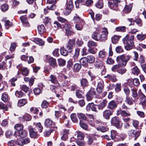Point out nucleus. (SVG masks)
<instances>
[{
  "label": "nucleus",
  "mask_w": 146,
  "mask_h": 146,
  "mask_svg": "<svg viewBox=\"0 0 146 146\" xmlns=\"http://www.w3.org/2000/svg\"><path fill=\"white\" fill-rule=\"evenodd\" d=\"M23 141V139L22 138H19L17 141V143L18 145L22 146L24 145Z\"/></svg>",
  "instance_id": "62"
},
{
  "label": "nucleus",
  "mask_w": 146,
  "mask_h": 146,
  "mask_svg": "<svg viewBox=\"0 0 146 146\" xmlns=\"http://www.w3.org/2000/svg\"><path fill=\"white\" fill-rule=\"evenodd\" d=\"M131 8L132 6L131 5H126L124 9V11L126 13H128L131 11Z\"/></svg>",
  "instance_id": "43"
},
{
  "label": "nucleus",
  "mask_w": 146,
  "mask_h": 146,
  "mask_svg": "<svg viewBox=\"0 0 146 146\" xmlns=\"http://www.w3.org/2000/svg\"><path fill=\"white\" fill-rule=\"evenodd\" d=\"M131 58V56L129 55L123 54L117 57L116 60L118 63L121 64L123 67L125 66Z\"/></svg>",
  "instance_id": "2"
},
{
  "label": "nucleus",
  "mask_w": 146,
  "mask_h": 146,
  "mask_svg": "<svg viewBox=\"0 0 146 146\" xmlns=\"http://www.w3.org/2000/svg\"><path fill=\"white\" fill-rule=\"evenodd\" d=\"M118 64H116L112 66L111 69L112 71L115 72L117 71V70L119 69V68L122 66L121 64H120L119 63H118Z\"/></svg>",
  "instance_id": "34"
},
{
  "label": "nucleus",
  "mask_w": 146,
  "mask_h": 146,
  "mask_svg": "<svg viewBox=\"0 0 146 146\" xmlns=\"http://www.w3.org/2000/svg\"><path fill=\"white\" fill-rule=\"evenodd\" d=\"M84 136L83 133L76 132L74 135V137H77L79 139H82L84 138Z\"/></svg>",
  "instance_id": "37"
},
{
  "label": "nucleus",
  "mask_w": 146,
  "mask_h": 146,
  "mask_svg": "<svg viewBox=\"0 0 146 146\" xmlns=\"http://www.w3.org/2000/svg\"><path fill=\"white\" fill-rule=\"evenodd\" d=\"M32 40L40 46H42L44 44V41L42 39L38 38H33Z\"/></svg>",
  "instance_id": "17"
},
{
  "label": "nucleus",
  "mask_w": 146,
  "mask_h": 146,
  "mask_svg": "<svg viewBox=\"0 0 146 146\" xmlns=\"http://www.w3.org/2000/svg\"><path fill=\"white\" fill-rule=\"evenodd\" d=\"M132 72L134 75H138L140 73V70L137 66H135L132 68Z\"/></svg>",
  "instance_id": "38"
},
{
  "label": "nucleus",
  "mask_w": 146,
  "mask_h": 146,
  "mask_svg": "<svg viewBox=\"0 0 146 146\" xmlns=\"http://www.w3.org/2000/svg\"><path fill=\"white\" fill-rule=\"evenodd\" d=\"M39 33L40 34H42L45 31V28L44 25H41L37 27Z\"/></svg>",
  "instance_id": "26"
},
{
  "label": "nucleus",
  "mask_w": 146,
  "mask_h": 146,
  "mask_svg": "<svg viewBox=\"0 0 146 146\" xmlns=\"http://www.w3.org/2000/svg\"><path fill=\"white\" fill-rule=\"evenodd\" d=\"M126 102L127 104L129 105H132L133 104L132 99L129 97H126Z\"/></svg>",
  "instance_id": "60"
},
{
  "label": "nucleus",
  "mask_w": 146,
  "mask_h": 146,
  "mask_svg": "<svg viewBox=\"0 0 146 146\" xmlns=\"http://www.w3.org/2000/svg\"><path fill=\"white\" fill-rule=\"evenodd\" d=\"M44 124L46 127H54V122L49 119H46L44 121Z\"/></svg>",
  "instance_id": "15"
},
{
  "label": "nucleus",
  "mask_w": 146,
  "mask_h": 146,
  "mask_svg": "<svg viewBox=\"0 0 146 146\" xmlns=\"http://www.w3.org/2000/svg\"><path fill=\"white\" fill-rule=\"evenodd\" d=\"M27 103V100L25 99H22L19 100L18 102V106L21 107L25 105Z\"/></svg>",
  "instance_id": "27"
},
{
  "label": "nucleus",
  "mask_w": 146,
  "mask_h": 146,
  "mask_svg": "<svg viewBox=\"0 0 146 146\" xmlns=\"http://www.w3.org/2000/svg\"><path fill=\"white\" fill-rule=\"evenodd\" d=\"M132 96L133 98H136L138 96L137 92V89L135 88H132L131 90Z\"/></svg>",
  "instance_id": "31"
},
{
  "label": "nucleus",
  "mask_w": 146,
  "mask_h": 146,
  "mask_svg": "<svg viewBox=\"0 0 146 146\" xmlns=\"http://www.w3.org/2000/svg\"><path fill=\"white\" fill-rule=\"evenodd\" d=\"M80 49L77 48L75 50L74 55L72 58V60L74 62H76L78 60V57L79 54Z\"/></svg>",
  "instance_id": "18"
},
{
  "label": "nucleus",
  "mask_w": 146,
  "mask_h": 146,
  "mask_svg": "<svg viewBox=\"0 0 146 146\" xmlns=\"http://www.w3.org/2000/svg\"><path fill=\"white\" fill-rule=\"evenodd\" d=\"M88 63H93L95 61V58L94 56L92 55H89L86 57Z\"/></svg>",
  "instance_id": "20"
},
{
  "label": "nucleus",
  "mask_w": 146,
  "mask_h": 146,
  "mask_svg": "<svg viewBox=\"0 0 146 146\" xmlns=\"http://www.w3.org/2000/svg\"><path fill=\"white\" fill-rule=\"evenodd\" d=\"M60 51L61 54L64 56H67L68 54V51L65 49L64 47H62L61 48Z\"/></svg>",
  "instance_id": "41"
},
{
  "label": "nucleus",
  "mask_w": 146,
  "mask_h": 146,
  "mask_svg": "<svg viewBox=\"0 0 146 146\" xmlns=\"http://www.w3.org/2000/svg\"><path fill=\"white\" fill-rule=\"evenodd\" d=\"M49 80L53 84H55L58 82L56 76L53 74H51L50 76Z\"/></svg>",
  "instance_id": "25"
},
{
  "label": "nucleus",
  "mask_w": 146,
  "mask_h": 146,
  "mask_svg": "<svg viewBox=\"0 0 146 146\" xmlns=\"http://www.w3.org/2000/svg\"><path fill=\"white\" fill-rule=\"evenodd\" d=\"M91 16L92 19L94 20L95 19L97 21L100 20L102 18V15L100 14H96L95 15V17L94 18V13L93 12L91 13Z\"/></svg>",
  "instance_id": "24"
},
{
  "label": "nucleus",
  "mask_w": 146,
  "mask_h": 146,
  "mask_svg": "<svg viewBox=\"0 0 146 146\" xmlns=\"http://www.w3.org/2000/svg\"><path fill=\"white\" fill-rule=\"evenodd\" d=\"M22 75L25 76H27L29 74V71L26 68H23L21 69Z\"/></svg>",
  "instance_id": "47"
},
{
  "label": "nucleus",
  "mask_w": 146,
  "mask_h": 146,
  "mask_svg": "<svg viewBox=\"0 0 146 146\" xmlns=\"http://www.w3.org/2000/svg\"><path fill=\"white\" fill-rule=\"evenodd\" d=\"M80 64L84 66L89 68H90L88 67V64L87 61L86 57H84L81 58L80 60Z\"/></svg>",
  "instance_id": "21"
},
{
  "label": "nucleus",
  "mask_w": 146,
  "mask_h": 146,
  "mask_svg": "<svg viewBox=\"0 0 146 146\" xmlns=\"http://www.w3.org/2000/svg\"><path fill=\"white\" fill-rule=\"evenodd\" d=\"M116 114L117 115H121L122 117H129L131 115L130 111L127 110H122L121 108L117 110Z\"/></svg>",
  "instance_id": "5"
},
{
  "label": "nucleus",
  "mask_w": 146,
  "mask_h": 146,
  "mask_svg": "<svg viewBox=\"0 0 146 146\" xmlns=\"http://www.w3.org/2000/svg\"><path fill=\"white\" fill-rule=\"evenodd\" d=\"M128 82L130 85H134L135 86H138L140 84V82L138 79L135 78L133 80L129 79L128 80Z\"/></svg>",
  "instance_id": "14"
},
{
  "label": "nucleus",
  "mask_w": 146,
  "mask_h": 146,
  "mask_svg": "<svg viewBox=\"0 0 146 146\" xmlns=\"http://www.w3.org/2000/svg\"><path fill=\"white\" fill-rule=\"evenodd\" d=\"M82 92L79 90L77 89L76 91V96L78 98H83V96L82 95Z\"/></svg>",
  "instance_id": "36"
},
{
  "label": "nucleus",
  "mask_w": 146,
  "mask_h": 146,
  "mask_svg": "<svg viewBox=\"0 0 146 146\" xmlns=\"http://www.w3.org/2000/svg\"><path fill=\"white\" fill-rule=\"evenodd\" d=\"M97 129L98 131H100L102 132H104L107 131L108 129L103 126H100L98 127L97 128Z\"/></svg>",
  "instance_id": "51"
},
{
  "label": "nucleus",
  "mask_w": 146,
  "mask_h": 146,
  "mask_svg": "<svg viewBox=\"0 0 146 146\" xmlns=\"http://www.w3.org/2000/svg\"><path fill=\"white\" fill-rule=\"evenodd\" d=\"M58 64L59 66H63L65 64L66 60L64 59L60 58L58 59Z\"/></svg>",
  "instance_id": "45"
},
{
  "label": "nucleus",
  "mask_w": 146,
  "mask_h": 146,
  "mask_svg": "<svg viewBox=\"0 0 146 146\" xmlns=\"http://www.w3.org/2000/svg\"><path fill=\"white\" fill-rule=\"evenodd\" d=\"M73 7L72 1L70 0L67 3L66 7L64 11V14L66 15L69 14Z\"/></svg>",
  "instance_id": "6"
},
{
  "label": "nucleus",
  "mask_w": 146,
  "mask_h": 146,
  "mask_svg": "<svg viewBox=\"0 0 146 146\" xmlns=\"http://www.w3.org/2000/svg\"><path fill=\"white\" fill-rule=\"evenodd\" d=\"M121 37V36H119L114 35V36L111 38V39L112 43L114 44H116L117 43Z\"/></svg>",
  "instance_id": "30"
},
{
  "label": "nucleus",
  "mask_w": 146,
  "mask_h": 146,
  "mask_svg": "<svg viewBox=\"0 0 146 146\" xmlns=\"http://www.w3.org/2000/svg\"><path fill=\"white\" fill-rule=\"evenodd\" d=\"M14 128L17 131H20L23 129V126L21 124H17L15 125Z\"/></svg>",
  "instance_id": "39"
},
{
  "label": "nucleus",
  "mask_w": 146,
  "mask_h": 146,
  "mask_svg": "<svg viewBox=\"0 0 146 146\" xmlns=\"http://www.w3.org/2000/svg\"><path fill=\"white\" fill-rule=\"evenodd\" d=\"M82 21L84 20L80 19L79 17L78 16H77V15L76 16H75L74 17L72 20L74 23H76L77 24L81 23Z\"/></svg>",
  "instance_id": "35"
},
{
  "label": "nucleus",
  "mask_w": 146,
  "mask_h": 146,
  "mask_svg": "<svg viewBox=\"0 0 146 146\" xmlns=\"http://www.w3.org/2000/svg\"><path fill=\"white\" fill-rule=\"evenodd\" d=\"M104 77L108 78L113 82L116 81V76L113 75H110L108 74L106 76H105Z\"/></svg>",
  "instance_id": "33"
},
{
  "label": "nucleus",
  "mask_w": 146,
  "mask_h": 146,
  "mask_svg": "<svg viewBox=\"0 0 146 146\" xmlns=\"http://www.w3.org/2000/svg\"><path fill=\"white\" fill-rule=\"evenodd\" d=\"M80 125L82 128L85 130H87L88 128V125L82 121H80Z\"/></svg>",
  "instance_id": "48"
},
{
  "label": "nucleus",
  "mask_w": 146,
  "mask_h": 146,
  "mask_svg": "<svg viewBox=\"0 0 146 146\" xmlns=\"http://www.w3.org/2000/svg\"><path fill=\"white\" fill-rule=\"evenodd\" d=\"M119 2V1L117 0L112 1H108V6L111 9L117 11L119 10L117 8V6L118 3Z\"/></svg>",
  "instance_id": "7"
},
{
  "label": "nucleus",
  "mask_w": 146,
  "mask_h": 146,
  "mask_svg": "<svg viewBox=\"0 0 146 146\" xmlns=\"http://www.w3.org/2000/svg\"><path fill=\"white\" fill-rule=\"evenodd\" d=\"M100 32H94L92 35V38L94 40L98 41L99 39Z\"/></svg>",
  "instance_id": "32"
},
{
  "label": "nucleus",
  "mask_w": 146,
  "mask_h": 146,
  "mask_svg": "<svg viewBox=\"0 0 146 146\" xmlns=\"http://www.w3.org/2000/svg\"><path fill=\"white\" fill-rule=\"evenodd\" d=\"M48 63L54 68L57 67V64L55 59L52 57H49L47 59Z\"/></svg>",
  "instance_id": "11"
},
{
  "label": "nucleus",
  "mask_w": 146,
  "mask_h": 146,
  "mask_svg": "<svg viewBox=\"0 0 146 146\" xmlns=\"http://www.w3.org/2000/svg\"><path fill=\"white\" fill-rule=\"evenodd\" d=\"M113 112L109 109L105 110L103 112V116L104 118L108 119L110 116L112 115Z\"/></svg>",
  "instance_id": "10"
},
{
  "label": "nucleus",
  "mask_w": 146,
  "mask_h": 146,
  "mask_svg": "<svg viewBox=\"0 0 146 146\" xmlns=\"http://www.w3.org/2000/svg\"><path fill=\"white\" fill-rule=\"evenodd\" d=\"M96 90L95 89L92 88H91L88 92L93 96L96 97L97 95Z\"/></svg>",
  "instance_id": "52"
},
{
  "label": "nucleus",
  "mask_w": 146,
  "mask_h": 146,
  "mask_svg": "<svg viewBox=\"0 0 146 146\" xmlns=\"http://www.w3.org/2000/svg\"><path fill=\"white\" fill-rule=\"evenodd\" d=\"M108 34V32L106 28L103 29L101 31H100L99 39L98 41H104L106 40Z\"/></svg>",
  "instance_id": "4"
},
{
  "label": "nucleus",
  "mask_w": 146,
  "mask_h": 146,
  "mask_svg": "<svg viewBox=\"0 0 146 146\" xmlns=\"http://www.w3.org/2000/svg\"><path fill=\"white\" fill-rule=\"evenodd\" d=\"M0 109H2L5 111H7V106L3 103L0 102Z\"/></svg>",
  "instance_id": "53"
},
{
  "label": "nucleus",
  "mask_w": 146,
  "mask_h": 146,
  "mask_svg": "<svg viewBox=\"0 0 146 146\" xmlns=\"http://www.w3.org/2000/svg\"><path fill=\"white\" fill-rule=\"evenodd\" d=\"M97 46V43L92 41H90L88 43V46L89 47L96 46Z\"/></svg>",
  "instance_id": "44"
},
{
  "label": "nucleus",
  "mask_w": 146,
  "mask_h": 146,
  "mask_svg": "<svg viewBox=\"0 0 146 146\" xmlns=\"http://www.w3.org/2000/svg\"><path fill=\"white\" fill-rule=\"evenodd\" d=\"M106 55V52L104 50H100L99 52V57L101 58H104Z\"/></svg>",
  "instance_id": "46"
},
{
  "label": "nucleus",
  "mask_w": 146,
  "mask_h": 146,
  "mask_svg": "<svg viewBox=\"0 0 146 146\" xmlns=\"http://www.w3.org/2000/svg\"><path fill=\"white\" fill-rule=\"evenodd\" d=\"M81 86L83 87L87 86L88 85V82L86 79L82 78L80 81Z\"/></svg>",
  "instance_id": "40"
},
{
  "label": "nucleus",
  "mask_w": 146,
  "mask_h": 146,
  "mask_svg": "<svg viewBox=\"0 0 146 146\" xmlns=\"http://www.w3.org/2000/svg\"><path fill=\"white\" fill-rule=\"evenodd\" d=\"M17 134L19 135H18V137H21L24 138L27 136V132L25 130L21 131H19V133L18 132L15 131L14 133V135L16 137H17L16 135Z\"/></svg>",
  "instance_id": "19"
},
{
  "label": "nucleus",
  "mask_w": 146,
  "mask_h": 146,
  "mask_svg": "<svg viewBox=\"0 0 146 146\" xmlns=\"http://www.w3.org/2000/svg\"><path fill=\"white\" fill-rule=\"evenodd\" d=\"M115 51L116 52L119 53L122 52L123 51V49L121 46H117L116 48Z\"/></svg>",
  "instance_id": "59"
},
{
  "label": "nucleus",
  "mask_w": 146,
  "mask_h": 146,
  "mask_svg": "<svg viewBox=\"0 0 146 146\" xmlns=\"http://www.w3.org/2000/svg\"><path fill=\"white\" fill-rule=\"evenodd\" d=\"M81 68L80 64L78 63L76 64L74 66V69L76 71H78Z\"/></svg>",
  "instance_id": "61"
},
{
  "label": "nucleus",
  "mask_w": 146,
  "mask_h": 146,
  "mask_svg": "<svg viewBox=\"0 0 146 146\" xmlns=\"http://www.w3.org/2000/svg\"><path fill=\"white\" fill-rule=\"evenodd\" d=\"M85 23V21H82L80 23L76 24L75 25V28L77 30L81 31L82 30L83 27V25Z\"/></svg>",
  "instance_id": "23"
},
{
  "label": "nucleus",
  "mask_w": 146,
  "mask_h": 146,
  "mask_svg": "<svg viewBox=\"0 0 146 146\" xmlns=\"http://www.w3.org/2000/svg\"><path fill=\"white\" fill-rule=\"evenodd\" d=\"M75 40H70L68 44H67L66 48L68 51V52L71 53L72 52L73 48V45L74 44Z\"/></svg>",
  "instance_id": "13"
},
{
  "label": "nucleus",
  "mask_w": 146,
  "mask_h": 146,
  "mask_svg": "<svg viewBox=\"0 0 146 146\" xmlns=\"http://www.w3.org/2000/svg\"><path fill=\"white\" fill-rule=\"evenodd\" d=\"M78 116L79 119H81L83 120H86V117L84 114L82 113H78Z\"/></svg>",
  "instance_id": "63"
},
{
  "label": "nucleus",
  "mask_w": 146,
  "mask_h": 146,
  "mask_svg": "<svg viewBox=\"0 0 146 146\" xmlns=\"http://www.w3.org/2000/svg\"><path fill=\"white\" fill-rule=\"evenodd\" d=\"M107 101L106 100H104L103 101L98 105L99 109L102 110L106 106Z\"/></svg>",
  "instance_id": "29"
},
{
  "label": "nucleus",
  "mask_w": 146,
  "mask_h": 146,
  "mask_svg": "<svg viewBox=\"0 0 146 146\" xmlns=\"http://www.w3.org/2000/svg\"><path fill=\"white\" fill-rule=\"evenodd\" d=\"M36 127L38 129L39 131L40 132H41L43 128L41 123L40 122L37 123H36Z\"/></svg>",
  "instance_id": "58"
},
{
  "label": "nucleus",
  "mask_w": 146,
  "mask_h": 146,
  "mask_svg": "<svg viewBox=\"0 0 146 146\" xmlns=\"http://www.w3.org/2000/svg\"><path fill=\"white\" fill-rule=\"evenodd\" d=\"M68 130H64L63 135L61 137L62 140L66 141L68 138Z\"/></svg>",
  "instance_id": "28"
},
{
  "label": "nucleus",
  "mask_w": 146,
  "mask_h": 146,
  "mask_svg": "<svg viewBox=\"0 0 146 146\" xmlns=\"http://www.w3.org/2000/svg\"><path fill=\"white\" fill-rule=\"evenodd\" d=\"M8 96L7 94H3L1 97V100L5 102H6L8 100Z\"/></svg>",
  "instance_id": "54"
},
{
  "label": "nucleus",
  "mask_w": 146,
  "mask_h": 146,
  "mask_svg": "<svg viewBox=\"0 0 146 146\" xmlns=\"http://www.w3.org/2000/svg\"><path fill=\"white\" fill-rule=\"evenodd\" d=\"M23 119L25 121H29L31 119V116L28 114H25L23 117Z\"/></svg>",
  "instance_id": "49"
},
{
  "label": "nucleus",
  "mask_w": 146,
  "mask_h": 146,
  "mask_svg": "<svg viewBox=\"0 0 146 146\" xmlns=\"http://www.w3.org/2000/svg\"><path fill=\"white\" fill-rule=\"evenodd\" d=\"M96 6L98 8L101 9L103 6V4L102 0H99L98 1L96 4Z\"/></svg>",
  "instance_id": "42"
},
{
  "label": "nucleus",
  "mask_w": 146,
  "mask_h": 146,
  "mask_svg": "<svg viewBox=\"0 0 146 146\" xmlns=\"http://www.w3.org/2000/svg\"><path fill=\"white\" fill-rule=\"evenodd\" d=\"M128 135L129 136L134 138V140H136L139 135L140 133L138 131L133 130H131L129 131Z\"/></svg>",
  "instance_id": "9"
},
{
  "label": "nucleus",
  "mask_w": 146,
  "mask_h": 146,
  "mask_svg": "<svg viewBox=\"0 0 146 146\" xmlns=\"http://www.w3.org/2000/svg\"><path fill=\"white\" fill-rule=\"evenodd\" d=\"M20 19L21 20L22 23L26 26H29V23L27 21V18L25 16H21L20 17Z\"/></svg>",
  "instance_id": "22"
},
{
  "label": "nucleus",
  "mask_w": 146,
  "mask_h": 146,
  "mask_svg": "<svg viewBox=\"0 0 146 146\" xmlns=\"http://www.w3.org/2000/svg\"><path fill=\"white\" fill-rule=\"evenodd\" d=\"M111 123L112 125L118 128H120L122 126V124L119 118L117 117H112L111 119Z\"/></svg>",
  "instance_id": "3"
},
{
  "label": "nucleus",
  "mask_w": 146,
  "mask_h": 146,
  "mask_svg": "<svg viewBox=\"0 0 146 146\" xmlns=\"http://www.w3.org/2000/svg\"><path fill=\"white\" fill-rule=\"evenodd\" d=\"M126 69L124 68H122L120 67L119 69L117 70V72L120 74H122L126 72Z\"/></svg>",
  "instance_id": "55"
},
{
  "label": "nucleus",
  "mask_w": 146,
  "mask_h": 146,
  "mask_svg": "<svg viewBox=\"0 0 146 146\" xmlns=\"http://www.w3.org/2000/svg\"><path fill=\"white\" fill-rule=\"evenodd\" d=\"M76 117V115L75 113H73L71 115L70 117L73 122H76L78 121V119Z\"/></svg>",
  "instance_id": "57"
},
{
  "label": "nucleus",
  "mask_w": 146,
  "mask_h": 146,
  "mask_svg": "<svg viewBox=\"0 0 146 146\" xmlns=\"http://www.w3.org/2000/svg\"><path fill=\"white\" fill-rule=\"evenodd\" d=\"M134 36H131L129 38V36L127 35L123 39V43L124 44L125 48L127 50H131L134 45L133 40Z\"/></svg>",
  "instance_id": "1"
},
{
  "label": "nucleus",
  "mask_w": 146,
  "mask_h": 146,
  "mask_svg": "<svg viewBox=\"0 0 146 146\" xmlns=\"http://www.w3.org/2000/svg\"><path fill=\"white\" fill-rule=\"evenodd\" d=\"M29 132L30 136L33 138H36L38 136L37 132L35 129L29 127Z\"/></svg>",
  "instance_id": "12"
},
{
  "label": "nucleus",
  "mask_w": 146,
  "mask_h": 146,
  "mask_svg": "<svg viewBox=\"0 0 146 146\" xmlns=\"http://www.w3.org/2000/svg\"><path fill=\"white\" fill-rule=\"evenodd\" d=\"M126 27L125 26L118 27L115 28L117 31L125 32L126 31Z\"/></svg>",
  "instance_id": "50"
},
{
  "label": "nucleus",
  "mask_w": 146,
  "mask_h": 146,
  "mask_svg": "<svg viewBox=\"0 0 146 146\" xmlns=\"http://www.w3.org/2000/svg\"><path fill=\"white\" fill-rule=\"evenodd\" d=\"M104 88V83L102 81L98 83L96 90L99 93H101L103 91Z\"/></svg>",
  "instance_id": "16"
},
{
  "label": "nucleus",
  "mask_w": 146,
  "mask_h": 146,
  "mask_svg": "<svg viewBox=\"0 0 146 146\" xmlns=\"http://www.w3.org/2000/svg\"><path fill=\"white\" fill-rule=\"evenodd\" d=\"M134 21L139 26L141 27L142 25V21L140 19L137 18Z\"/></svg>",
  "instance_id": "64"
},
{
  "label": "nucleus",
  "mask_w": 146,
  "mask_h": 146,
  "mask_svg": "<svg viewBox=\"0 0 146 146\" xmlns=\"http://www.w3.org/2000/svg\"><path fill=\"white\" fill-rule=\"evenodd\" d=\"M118 105L117 103L114 100H112L109 102L107 105V108L109 110H113L115 109Z\"/></svg>",
  "instance_id": "8"
},
{
  "label": "nucleus",
  "mask_w": 146,
  "mask_h": 146,
  "mask_svg": "<svg viewBox=\"0 0 146 146\" xmlns=\"http://www.w3.org/2000/svg\"><path fill=\"white\" fill-rule=\"evenodd\" d=\"M15 95L18 98L21 97L24 95L23 93L21 91H17L15 92Z\"/></svg>",
  "instance_id": "56"
}]
</instances>
